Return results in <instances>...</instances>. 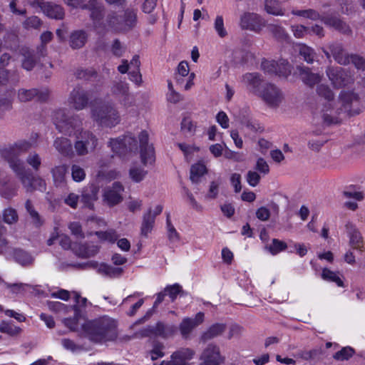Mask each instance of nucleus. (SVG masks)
I'll return each instance as SVG.
<instances>
[{
    "label": "nucleus",
    "mask_w": 365,
    "mask_h": 365,
    "mask_svg": "<svg viewBox=\"0 0 365 365\" xmlns=\"http://www.w3.org/2000/svg\"><path fill=\"white\" fill-rule=\"evenodd\" d=\"M137 21L136 12L133 9H127L123 18V30L133 28Z\"/></svg>",
    "instance_id": "nucleus-44"
},
{
    "label": "nucleus",
    "mask_w": 365,
    "mask_h": 365,
    "mask_svg": "<svg viewBox=\"0 0 365 365\" xmlns=\"http://www.w3.org/2000/svg\"><path fill=\"white\" fill-rule=\"evenodd\" d=\"M94 120L101 125L113 127L120 120L118 111L115 106L109 103H104L93 110Z\"/></svg>",
    "instance_id": "nucleus-4"
},
{
    "label": "nucleus",
    "mask_w": 365,
    "mask_h": 365,
    "mask_svg": "<svg viewBox=\"0 0 365 365\" xmlns=\"http://www.w3.org/2000/svg\"><path fill=\"white\" fill-rule=\"evenodd\" d=\"M296 70L302 82L310 88L314 87L322 80V76L319 73H313L308 67L297 66Z\"/></svg>",
    "instance_id": "nucleus-20"
},
{
    "label": "nucleus",
    "mask_w": 365,
    "mask_h": 365,
    "mask_svg": "<svg viewBox=\"0 0 365 365\" xmlns=\"http://www.w3.org/2000/svg\"><path fill=\"white\" fill-rule=\"evenodd\" d=\"M287 247V244L277 239H273L272 245L269 247V250L272 255H276L278 252L286 250Z\"/></svg>",
    "instance_id": "nucleus-63"
},
{
    "label": "nucleus",
    "mask_w": 365,
    "mask_h": 365,
    "mask_svg": "<svg viewBox=\"0 0 365 365\" xmlns=\"http://www.w3.org/2000/svg\"><path fill=\"white\" fill-rule=\"evenodd\" d=\"M328 109L324 110H322V123L327 126L331 125L332 124H336L340 122L338 117L333 115V111L330 110V113H327Z\"/></svg>",
    "instance_id": "nucleus-59"
},
{
    "label": "nucleus",
    "mask_w": 365,
    "mask_h": 365,
    "mask_svg": "<svg viewBox=\"0 0 365 365\" xmlns=\"http://www.w3.org/2000/svg\"><path fill=\"white\" fill-rule=\"evenodd\" d=\"M346 229L349 235V244L353 249L357 250L360 252L364 251V240L361 233L351 223L346 225Z\"/></svg>",
    "instance_id": "nucleus-23"
},
{
    "label": "nucleus",
    "mask_w": 365,
    "mask_h": 365,
    "mask_svg": "<svg viewBox=\"0 0 365 365\" xmlns=\"http://www.w3.org/2000/svg\"><path fill=\"white\" fill-rule=\"evenodd\" d=\"M48 89L38 91L36 88H21L18 91V98L21 102L30 101L35 97L41 101H45L48 98Z\"/></svg>",
    "instance_id": "nucleus-21"
},
{
    "label": "nucleus",
    "mask_w": 365,
    "mask_h": 365,
    "mask_svg": "<svg viewBox=\"0 0 365 365\" xmlns=\"http://www.w3.org/2000/svg\"><path fill=\"white\" fill-rule=\"evenodd\" d=\"M214 28L220 38H225L227 36V31L225 28L224 19L222 16H216L214 22Z\"/></svg>",
    "instance_id": "nucleus-57"
},
{
    "label": "nucleus",
    "mask_w": 365,
    "mask_h": 365,
    "mask_svg": "<svg viewBox=\"0 0 365 365\" xmlns=\"http://www.w3.org/2000/svg\"><path fill=\"white\" fill-rule=\"evenodd\" d=\"M292 14L296 16H303L313 21L319 19L325 25L333 27L344 34L350 35L351 34V29L349 26L336 16L333 15L332 13L320 14L316 10L309 9L305 10H293Z\"/></svg>",
    "instance_id": "nucleus-2"
},
{
    "label": "nucleus",
    "mask_w": 365,
    "mask_h": 365,
    "mask_svg": "<svg viewBox=\"0 0 365 365\" xmlns=\"http://www.w3.org/2000/svg\"><path fill=\"white\" fill-rule=\"evenodd\" d=\"M124 191V187L120 182H115L111 187H108L104 190L103 200L110 206L113 207L120 203L123 197L122 192Z\"/></svg>",
    "instance_id": "nucleus-17"
},
{
    "label": "nucleus",
    "mask_w": 365,
    "mask_h": 365,
    "mask_svg": "<svg viewBox=\"0 0 365 365\" xmlns=\"http://www.w3.org/2000/svg\"><path fill=\"white\" fill-rule=\"evenodd\" d=\"M98 270L100 272L110 277L120 276L123 272V269L121 267H114L105 264H101Z\"/></svg>",
    "instance_id": "nucleus-46"
},
{
    "label": "nucleus",
    "mask_w": 365,
    "mask_h": 365,
    "mask_svg": "<svg viewBox=\"0 0 365 365\" xmlns=\"http://www.w3.org/2000/svg\"><path fill=\"white\" fill-rule=\"evenodd\" d=\"M140 143V154L142 163L147 166L152 165L155 160V150L153 145L148 144V133L145 130L138 135Z\"/></svg>",
    "instance_id": "nucleus-14"
},
{
    "label": "nucleus",
    "mask_w": 365,
    "mask_h": 365,
    "mask_svg": "<svg viewBox=\"0 0 365 365\" xmlns=\"http://www.w3.org/2000/svg\"><path fill=\"white\" fill-rule=\"evenodd\" d=\"M240 26L243 30L259 33L265 26V21L256 13L245 12L240 17Z\"/></svg>",
    "instance_id": "nucleus-15"
},
{
    "label": "nucleus",
    "mask_w": 365,
    "mask_h": 365,
    "mask_svg": "<svg viewBox=\"0 0 365 365\" xmlns=\"http://www.w3.org/2000/svg\"><path fill=\"white\" fill-rule=\"evenodd\" d=\"M165 291L171 299L172 302H173L177 298L178 294L183 292L182 287L178 284L167 286L165 288Z\"/></svg>",
    "instance_id": "nucleus-62"
},
{
    "label": "nucleus",
    "mask_w": 365,
    "mask_h": 365,
    "mask_svg": "<svg viewBox=\"0 0 365 365\" xmlns=\"http://www.w3.org/2000/svg\"><path fill=\"white\" fill-rule=\"evenodd\" d=\"M355 187V185H350L346 187V190L342 192L343 196L346 198H354L358 201L363 200L364 198V193L360 191H356Z\"/></svg>",
    "instance_id": "nucleus-53"
},
{
    "label": "nucleus",
    "mask_w": 365,
    "mask_h": 365,
    "mask_svg": "<svg viewBox=\"0 0 365 365\" xmlns=\"http://www.w3.org/2000/svg\"><path fill=\"white\" fill-rule=\"evenodd\" d=\"M19 81L17 71H10L0 68V86H6L9 82L16 83Z\"/></svg>",
    "instance_id": "nucleus-36"
},
{
    "label": "nucleus",
    "mask_w": 365,
    "mask_h": 365,
    "mask_svg": "<svg viewBox=\"0 0 365 365\" xmlns=\"http://www.w3.org/2000/svg\"><path fill=\"white\" fill-rule=\"evenodd\" d=\"M68 229L71 233L77 240L85 238V234L83 231L82 226L78 222H72L68 224Z\"/></svg>",
    "instance_id": "nucleus-56"
},
{
    "label": "nucleus",
    "mask_w": 365,
    "mask_h": 365,
    "mask_svg": "<svg viewBox=\"0 0 365 365\" xmlns=\"http://www.w3.org/2000/svg\"><path fill=\"white\" fill-rule=\"evenodd\" d=\"M104 26L115 31H122L123 30V18L115 12H110L106 16Z\"/></svg>",
    "instance_id": "nucleus-32"
},
{
    "label": "nucleus",
    "mask_w": 365,
    "mask_h": 365,
    "mask_svg": "<svg viewBox=\"0 0 365 365\" xmlns=\"http://www.w3.org/2000/svg\"><path fill=\"white\" fill-rule=\"evenodd\" d=\"M121 138L124 142V145H126V148H128V153L137 151L138 141L133 135L129 133L121 136Z\"/></svg>",
    "instance_id": "nucleus-54"
},
{
    "label": "nucleus",
    "mask_w": 365,
    "mask_h": 365,
    "mask_svg": "<svg viewBox=\"0 0 365 365\" xmlns=\"http://www.w3.org/2000/svg\"><path fill=\"white\" fill-rule=\"evenodd\" d=\"M322 277L325 280L335 282L339 287H344V282L337 274L327 268H324L322 270Z\"/></svg>",
    "instance_id": "nucleus-55"
},
{
    "label": "nucleus",
    "mask_w": 365,
    "mask_h": 365,
    "mask_svg": "<svg viewBox=\"0 0 365 365\" xmlns=\"http://www.w3.org/2000/svg\"><path fill=\"white\" fill-rule=\"evenodd\" d=\"M23 59L21 67L26 71H31L36 66L41 58L45 57L47 54L46 46L41 45L36 50L27 48L21 50Z\"/></svg>",
    "instance_id": "nucleus-11"
},
{
    "label": "nucleus",
    "mask_w": 365,
    "mask_h": 365,
    "mask_svg": "<svg viewBox=\"0 0 365 365\" xmlns=\"http://www.w3.org/2000/svg\"><path fill=\"white\" fill-rule=\"evenodd\" d=\"M226 328L227 326L225 324L216 323L212 324L206 331L202 334L201 340L205 342L215 337H217L221 335L225 331Z\"/></svg>",
    "instance_id": "nucleus-30"
},
{
    "label": "nucleus",
    "mask_w": 365,
    "mask_h": 365,
    "mask_svg": "<svg viewBox=\"0 0 365 365\" xmlns=\"http://www.w3.org/2000/svg\"><path fill=\"white\" fill-rule=\"evenodd\" d=\"M56 129L61 133L71 135H76L81 126V120L78 115L68 116L64 110L55 112L53 118Z\"/></svg>",
    "instance_id": "nucleus-3"
},
{
    "label": "nucleus",
    "mask_w": 365,
    "mask_h": 365,
    "mask_svg": "<svg viewBox=\"0 0 365 365\" xmlns=\"http://www.w3.org/2000/svg\"><path fill=\"white\" fill-rule=\"evenodd\" d=\"M317 93L328 101L334 100V94L329 86L324 84L318 85L316 89Z\"/></svg>",
    "instance_id": "nucleus-52"
},
{
    "label": "nucleus",
    "mask_w": 365,
    "mask_h": 365,
    "mask_svg": "<svg viewBox=\"0 0 365 365\" xmlns=\"http://www.w3.org/2000/svg\"><path fill=\"white\" fill-rule=\"evenodd\" d=\"M95 235L101 240L108 241L109 242L113 243L115 242L118 235H117L115 230H109L107 231H97L95 232Z\"/></svg>",
    "instance_id": "nucleus-51"
},
{
    "label": "nucleus",
    "mask_w": 365,
    "mask_h": 365,
    "mask_svg": "<svg viewBox=\"0 0 365 365\" xmlns=\"http://www.w3.org/2000/svg\"><path fill=\"white\" fill-rule=\"evenodd\" d=\"M25 208L32 219L34 225L38 227L43 225V220L38 212L35 210L31 200H27L25 202Z\"/></svg>",
    "instance_id": "nucleus-41"
},
{
    "label": "nucleus",
    "mask_w": 365,
    "mask_h": 365,
    "mask_svg": "<svg viewBox=\"0 0 365 365\" xmlns=\"http://www.w3.org/2000/svg\"><path fill=\"white\" fill-rule=\"evenodd\" d=\"M355 354V350L351 346L343 347L341 350L336 352L333 358L336 361L349 360Z\"/></svg>",
    "instance_id": "nucleus-47"
},
{
    "label": "nucleus",
    "mask_w": 365,
    "mask_h": 365,
    "mask_svg": "<svg viewBox=\"0 0 365 365\" xmlns=\"http://www.w3.org/2000/svg\"><path fill=\"white\" fill-rule=\"evenodd\" d=\"M327 75L336 88L345 87L354 82L349 72L341 67L329 66L326 70Z\"/></svg>",
    "instance_id": "nucleus-12"
},
{
    "label": "nucleus",
    "mask_w": 365,
    "mask_h": 365,
    "mask_svg": "<svg viewBox=\"0 0 365 365\" xmlns=\"http://www.w3.org/2000/svg\"><path fill=\"white\" fill-rule=\"evenodd\" d=\"M299 54L303 57V59L308 63H313L316 56V53L314 49L306 45H301L299 47Z\"/></svg>",
    "instance_id": "nucleus-50"
},
{
    "label": "nucleus",
    "mask_w": 365,
    "mask_h": 365,
    "mask_svg": "<svg viewBox=\"0 0 365 365\" xmlns=\"http://www.w3.org/2000/svg\"><path fill=\"white\" fill-rule=\"evenodd\" d=\"M29 183H23L24 188L26 192H32L36 190H38L41 192L46 190V184L44 180L41 178L34 177L32 173L29 175Z\"/></svg>",
    "instance_id": "nucleus-33"
},
{
    "label": "nucleus",
    "mask_w": 365,
    "mask_h": 365,
    "mask_svg": "<svg viewBox=\"0 0 365 365\" xmlns=\"http://www.w3.org/2000/svg\"><path fill=\"white\" fill-rule=\"evenodd\" d=\"M329 49L334 59L340 65L349 64V54L347 53L341 43L335 42L329 46Z\"/></svg>",
    "instance_id": "nucleus-22"
},
{
    "label": "nucleus",
    "mask_w": 365,
    "mask_h": 365,
    "mask_svg": "<svg viewBox=\"0 0 365 365\" xmlns=\"http://www.w3.org/2000/svg\"><path fill=\"white\" fill-rule=\"evenodd\" d=\"M108 145L111 148L113 153L120 156H125L128 154V148L124 145L121 136L117 138H111L108 142Z\"/></svg>",
    "instance_id": "nucleus-39"
},
{
    "label": "nucleus",
    "mask_w": 365,
    "mask_h": 365,
    "mask_svg": "<svg viewBox=\"0 0 365 365\" xmlns=\"http://www.w3.org/2000/svg\"><path fill=\"white\" fill-rule=\"evenodd\" d=\"M165 345L163 343L155 340L153 342V349L149 351V354L153 361L157 360L158 358L164 356Z\"/></svg>",
    "instance_id": "nucleus-45"
},
{
    "label": "nucleus",
    "mask_w": 365,
    "mask_h": 365,
    "mask_svg": "<svg viewBox=\"0 0 365 365\" xmlns=\"http://www.w3.org/2000/svg\"><path fill=\"white\" fill-rule=\"evenodd\" d=\"M15 149L5 148L2 151L3 157L8 161L10 168L19 178L21 183H29V175L31 173L25 168L24 163L14 155Z\"/></svg>",
    "instance_id": "nucleus-10"
},
{
    "label": "nucleus",
    "mask_w": 365,
    "mask_h": 365,
    "mask_svg": "<svg viewBox=\"0 0 365 365\" xmlns=\"http://www.w3.org/2000/svg\"><path fill=\"white\" fill-rule=\"evenodd\" d=\"M200 361V365H220L224 363L225 357L221 354L218 346L210 344L202 351Z\"/></svg>",
    "instance_id": "nucleus-13"
},
{
    "label": "nucleus",
    "mask_w": 365,
    "mask_h": 365,
    "mask_svg": "<svg viewBox=\"0 0 365 365\" xmlns=\"http://www.w3.org/2000/svg\"><path fill=\"white\" fill-rule=\"evenodd\" d=\"M166 295H167V294H166L165 289L163 292H159L157 294V298L153 304V307L150 309H149L142 318L138 319L136 322V324H142V323H144L148 319H149L152 317V315L155 313V309L164 300V298Z\"/></svg>",
    "instance_id": "nucleus-40"
},
{
    "label": "nucleus",
    "mask_w": 365,
    "mask_h": 365,
    "mask_svg": "<svg viewBox=\"0 0 365 365\" xmlns=\"http://www.w3.org/2000/svg\"><path fill=\"white\" fill-rule=\"evenodd\" d=\"M195 327V326L192 323V319L185 318L180 324L179 329L182 337L187 339Z\"/></svg>",
    "instance_id": "nucleus-49"
},
{
    "label": "nucleus",
    "mask_w": 365,
    "mask_h": 365,
    "mask_svg": "<svg viewBox=\"0 0 365 365\" xmlns=\"http://www.w3.org/2000/svg\"><path fill=\"white\" fill-rule=\"evenodd\" d=\"M68 172L66 165H56L51 170L53 183L56 187H63L66 184V176Z\"/></svg>",
    "instance_id": "nucleus-26"
},
{
    "label": "nucleus",
    "mask_w": 365,
    "mask_h": 365,
    "mask_svg": "<svg viewBox=\"0 0 365 365\" xmlns=\"http://www.w3.org/2000/svg\"><path fill=\"white\" fill-rule=\"evenodd\" d=\"M243 83L249 88L250 91L258 96L264 83H266L259 73H247L242 76Z\"/></svg>",
    "instance_id": "nucleus-19"
},
{
    "label": "nucleus",
    "mask_w": 365,
    "mask_h": 365,
    "mask_svg": "<svg viewBox=\"0 0 365 365\" xmlns=\"http://www.w3.org/2000/svg\"><path fill=\"white\" fill-rule=\"evenodd\" d=\"M177 329L178 328L175 325L158 322L155 325H149L135 333V336L141 338L154 336L168 339L176 333Z\"/></svg>",
    "instance_id": "nucleus-9"
},
{
    "label": "nucleus",
    "mask_w": 365,
    "mask_h": 365,
    "mask_svg": "<svg viewBox=\"0 0 365 365\" xmlns=\"http://www.w3.org/2000/svg\"><path fill=\"white\" fill-rule=\"evenodd\" d=\"M89 100V93L83 88L77 86L71 92L68 102L74 109L81 110L88 106Z\"/></svg>",
    "instance_id": "nucleus-16"
},
{
    "label": "nucleus",
    "mask_w": 365,
    "mask_h": 365,
    "mask_svg": "<svg viewBox=\"0 0 365 365\" xmlns=\"http://www.w3.org/2000/svg\"><path fill=\"white\" fill-rule=\"evenodd\" d=\"M148 171L139 167H132L129 170V176L135 182H141L147 175Z\"/></svg>",
    "instance_id": "nucleus-48"
},
{
    "label": "nucleus",
    "mask_w": 365,
    "mask_h": 365,
    "mask_svg": "<svg viewBox=\"0 0 365 365\" xmlns=\"http://www.w3.org/2000/svg\"><path fill=\"white\" fill-rule=\"evenodd\" d=\"M88 39V34L83 30L73 31L69 36V45L73 49H79L84 46Z\"/></svg>",
    "instance_id": "nucleus-28"
},
{
    "label": "nucleus",
    "mask_w": 365,
    "mask_h": 365,
    "mask_svg": "<svg viewBox=\"0 0 365 365\" xmlns=\"http://www.w3.org/2000/svg\"><path fill=\"white\" fill-rule=\"evenodd\" d=\"M257 97L271 108H278L284 99L282 91L277 86L269 82L264 83Z\"/></svg>",
    "instance_id": "nucleus-5"
},
{
    "label": "nucleus",
    "mask_w": 365,
    "mask_h": 365,
    "mask_svg": "<svg viewBox=\"0 0 365 365\" xmlns=\"http://www.w3.org/2000/svg\"><path fill=\"white\" fill-rule=\"evenodd\" d=\"M261 67L264 72L269 74H275L279 76L287 75V70L278 69V62L275 61H263L262 62Z\"/></svg>",
    "instance_id": "nucleus-37"
},
{
    "label": "nucleus",
    "mask_w": 365,
    "mask_h": 365,
    "mask_svg": "<svg viewBox=\"0 0 365 365\" xmlns=\"http://www.w3.org/2000/svg\"><path fill=\"white\" fill-rule=\"evenodd\" d=\"M155 220V216L152 215L151 209H149L143 217V222L140 228L141 235L145 237H148V233H150L153 228Z\"/></svg>",
    "instance_id": "nucleus-34"
},
{
    "label": "nucleus",
    "mask_w": 365,
    "mask_h": 365,
    "mask_svg": "<svg viewBox=\"0 0 365 365\" xmlns=\"http://www.w3.org/2000/svg\"><path fill=\"white\" fill-rule=\"evenodd\" d=\"M14 260L22 266H29L34 262V257L22 249H14L13 252Z\"/></svg>",
    "instance_id": "nucleus-35"
},
{
    "label": "nucleus",
    "mask_w": 365,
    "mask_h": 365,
    "mask_svg": "<svg viewBox=\"0 0 365 365\" xmlns=\"http://www.w3.org/2000/svg\"><path fill=\"white\" fill-rule=\"evenodd\" d=\"M194 351L188 348H181L173 352L171 355L170 363L172 365H187V361L191 359Z\"/></svg>",
    "instance_id": "nucleus-25"
},
{
    "label": "nucleus",
    "mask_w": 365,
    "mask_h": 365,
    "mask_svg": "<svg viewBox=\"0 0 365 365\" xmlns=\"http://www.w3.org/2000/svg\"><path fill=\"white\" fill-rule=\"evenodd\" d=\"M43 13L48 17L55 19H62L65 14L63 9L60 5L51 2H46Z\"/></svg>",
    "instance_id": "nucleus-31"
},
{
    "label": "nucleus",
    "mask_w": 365,
    "mask_h": 365,
    "mask_svg": "<svg viewBox=\"0 0 365 365\" xmlns=\"http://www.w3.org/2000/svg\"><path fill=\"white\" fill-rule=\"evenodd\" d=\"M351 63L357 69L365 70V59L356 54L349 56V63Z\"/></svg>",
    "instance_id": "nucleus-64"
},
{
    "label": "nucleus",
    "mask_w": 365,
    "mask_h": 365,
    "mask_svg": "<svg viewBox=\"0 0 365 365\" xmlns=\"http://www.w3.org/2000/svg\"><path fill=\"white\" fill-rule=\"evenodd\" d=\"M267 29L278 39H285L287 38L284 29L280 26L270 24L267 26Z\"/></svg>",
    "instance_id": "nucleus-61"
},
{
    "label": "nucleus",
    "mask_w": 365,
    "mask_h": 365,
    "mask_svg": "<svg viewBox=\"0 0 365 365\" xmlns=\"http://www.w3.org/2000/svg\"><path fill=\"white\" fill-rule=\"evenodd\" d=\"M339 98L341 107L337 109L338 114L344 113L349 117L359 114L360 102L356 93L343 91L340 93Z\"/></svg>",
    "instance_id": "nucleus-8"
},
{
    "label": "nucleus",
    "mask_w": 365,
    "mask_h": 365,
    "mask_svg": "<svg viewBox=\"0 0 365 365\" xmlns=\"http://www.w3.org/2000/svg\"><path fill=\"white\" fill-rule=\"evenodd\" d=\"M100 250L98 245L91 242L73 244L72 251L78 257L87 259L96 256Z\"/></svg>",
    "instance_id": "nucleus-18"
},
{
    "label": "nucleus",
    "mask_w": 365,
    "mask_h": 365,
    "mask_svg": "<svg viewBox=\"0 0 365 365\" xmlns=\"http://www.w3.org/2000/svg\"><path fill=\"white\" fill-rule=\"evenodd\" d=\"M26 163L33 168L35 171H38L41 165V159L36 153H30L26 158Z\"/></svg>",
    "instance_id": "nucleus-60"
},
{
    "label": "nucleus",
    "mask_w": 365,
    "mask_h": 365,
    "mask_svg": "<svg viewBox=\"0 0 365 365\" xmlns=\"http://www.w3.org/2000/svg\"><path fill=\"white\" fill-rule=\"evenodd\" d=\"M2 217L4 222L8 225H14L19 220L17 211L12 207L4 209L2 212Z\"/></svg>",
    "instance_id": "nucleus-43"
},
{
    "label": "nucleus",
    "mask_w": 365,
    "mask_h": 365,
    "mask_svg": "<svg viewBox=\"0 0 365 365\" xmlns=\"http://www.w3.org/2000/svg\"><path fill=\"white\" fill-rule=\"evenodd\" d=\"M53 146L63 156L68 157L73 155L71 142L66 138H56L53 142Z\"/></svg>",
    "instance_id": "nucleus-29"
},
{
    "label": "nucleus",
    "mask_w": 365,
    "mask_h": 365,
    "mask_svg": "<svg viewBox=\"0 0 365 365\" xmlns=\"http://www.w3.org/2000/svg\"><path fill=\"white\" fill-rule=\"evenodd\" d=\"M82 328L86 336L94 343L114 341L118 337L117 322L106 316L87 321Z\"/></svg>",
    "instance_id": "nucleus-1"
},
{
    "label": "nucleus",
    "mask_w": 365,
    "mask_h": 365,
    "mask_svg": "<svg viewBox=\"0 0 365 365\" xmlns=\"http://www.w3.org/2000/svg\"><path fill=\"white\" fill-rule=\"evenodd\" d=\"M264 9L269 14L274 16L284 15V10L279 6L278 1L276 0H266L264 1Z\"/></svg>",
    "instance_id": "nucleus-42"
},
{
    "label": "nucleus",
    "mask_w": 365,
    "mask_h": 365,
    "mask_svg": "<svg viewBox=\"0 0 365 365\" xmlns=\"http://www.w3.org/2000/svg\"><path fill=\"white\" fill-rule=\"evenodd\" d=\"M99 190V187L95 185H91L83 191L81 201L83 203L85 207L89 209L93 208L94 202L98 200Z\"/></svg>",
    "instance_id": "nucleus-24"
},
{
    "label": "nucleus",
    "mask_w": 365,
    "mask_h": 365,
    "mask_svg": "<svg viewBox=\"0 0 365 365\" xmlns=\"http://www.w3.org/2000/svg\"><path fill=\"white\" fill-rule=\"evenodd\" d=\"M0 331L11 336H16L21 331V329L18 327L12 326L5 321H2L0 323Z\"/></svg>",
    "instance_id": "nucleus-58"
},
{
    "label": "nucleus",
    "mask_w": 365,
    "mask_h": 365,
    "mask_svg": "<svg viewBox=\"0 0 365 365\" xmlns=\"http://www.w3.org/2000/svg\"><path fill=\"white\" fill-rule=\"evenodd\" d=\"M75 76L78 79L89 82H100L102 78V76L93 68H78L75 72Z\"/></svg>",
    "instance_id": "nucleus-27"
},
{
    "label": "nucleus",
    "mask_w": 365,
    "mask_h": 365,
    "mask_svg": "<svg viewBox=\"0 0 365 365\" xmlns=\"http://www.w3.org/2000/svg\"><path fill=\"white\" fill-rule=\"evenodd\" d=\"M207 173V168L204 163H197L191 166L190 180L193 183H198L200 178Z\"/></svg>",
    "instance_id": "nucleus-38"
},
{
    "label": "nucleus",
    "mask_w": 365,
    "mask_h": 365,
    "mask_svg": "<svg viewBox=\"0 0 365 365\" xmlns=\"http://www.w3.org/2000/svg\"><path fill=\"white\" fill-rule=\"evenodd\" d=\"M110 92L113 96L123 107L128 108L134 103V98L130 92L128 83L118 80L113 81L110 85Z\"/></svg>",
    "instance_id": "nucleus-7"
},
{
    "label": "nucleus",
    "mask_w": 365,
    "mask_h": 365,
    "mask_svg": "<svg viewBox=\"0 0 365 365\" xmlns=\"http://www.w3.org/2000/svg\"><path fill=\"white\" fill-rule=\"evenodd\" d=\"M98 145V139L89 130H81L76 135L74 148L78 155L83 156L93 153Z\"/></svg>",
    "instance_id": "nucleus-6"
}]
</instances>
